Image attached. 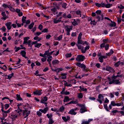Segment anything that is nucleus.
<instances>
[{
	"mask_svg": "<svg viewBox=\"0 0 124 124\" xmlns=\"http://www.w3.org/2000/svg\"><path fill=\"white\" fill-rule=\"evenodd\" d=\"M108 81H109V85H121V81L119 79H116L114 78H111L110 77L108 78Z\"/></svg>",
	"mask_w": 124,
	"mask_h": 124,
	"instance_id": "obj_1",
	"label": "nucleus"
},
{
	"mask_svg": "<svg viewBox=\"0 0 124 124\" xmlns=\"http://www.w3.org/2000/svg\"><path fill=\"white\" fill-rule=\"evenodd\" d=\"M76 65H77V66H78V67H80V68H83L82 70L83 71H84L85 72H89V71H90V69H89V68H87L86 65L84 64V63L77 62L76 63Z\"/></svg>",
	"mask_w": 124,
	"mask_h": 124,
	"instance_id": "obj_2",
	"label": "nucleus"
},
{
	"mask_svg": "<svg viewBox=\"0 0 124 124\" xmlns=\"http://www.w3.org/2000/svg\"><path fill=\"white\" fill-rule=\"evenodd\" d=\"M85 60H86V57L83 55H78L76 58L77 62H84Z\"/></svg>",
	"mask_w": 124,
	"mask_h": 124,
	"instance_id": "obj_3",
	"label": "nucleus"
},
{
	"mask_svg": "<svg viewBox=\"0 0 124 124\" xmlns=\"http://www.w3.org/2000/svg\"><path fill=\"white\" fill-rule=\"evenodd\" d=\"M72 29H73V26L72 25H66L64 27V30L66 31H72Z\"/></svg>",
	"mask_w": 124,
	"mask_h": 124,
	"instance_id": "obj_4",
	"label": "nucleus"
},
{
	"mask_svg": "<svg viewBox=\"0 0 124 124\" xmlns=\"http://www.w3.org/2000/svg\"><path fill=\"white\" fill-rule=\"evenodd\" d=\"M41 92H42V90H37L33 92V94H34V95L40 96L42 94V93Z\"/></svg>",
	"mask_w": 124,
	"mask_h": 124,
	"instance_id": "obj_5",
	"label": "nucleus"
},
{
	"mask_svg": "<svg viewBox=\"0 0 124 124\" xmlns=\"http://www.w3.org/2000/svg\"><path fill=\"white\" fill-rule=\"evenodd\" d=\"M106 70L111 73L115 72V70H114V69H113L112 67H110L108 66H106Z\"/></svg>",
	"mask_w": 124,
	"mask_h": 124,
	"instance_id": "obj_6",
	"label": "nucleus"
},
{
	"mask_svg": "<svg viewBox=\"0 0 124 124\" xmlns=\"http://www.w3.org/2000/svg\"><path fill=\"white\" fill-rule=\"evenodd\" d=\"M87 108H86V106L84 105L80 109L79 112L81 114H83V113H85V112H87Z\"/></svg>",
	"mask_w": 124,
	"mask_h": 124,
	"instance_id": "obj_7",
	"label": "nucleus"
},
{
	"mask_svg": "<svg viewBox=\"0 0 124 124\" xmlns=\"http://www.w3.org/2000/svg\"><path fill=\"white\" fill-rule=\"evenodd\" d=\"M1 16H2V17H1L2 20H4V21H5L6 19H8V16H6V14H5V12L2 11L1 13Z\"/></svg>",
	"mask_w": 124,
	"mask_h": 124,
	"instance_id": "obj_8",
	"label": "nucleus"
},
{
	"mask_svg": "<svg viewBox=\"0 0 124 124\" xmlns=\"http://www.w3.org/2000/svg\"><path fill=\"white\" fill-rule=\"evenodd\" d=\"M39 111L41 113H44V114H46V113H47V112H48V111H49V108L46 107L43 109H40Z\"/></svg>",
	"mask_w": 124,
	"mask_h": 124,
	"instance_id": "obj_9",
	"label": "nucleus"
},
{
	"mask_svg": "<svg viewBox=\"0 0 124 124\" xmlns=\"http://www.w3.org/2000/svg\"><path fill=\"white\" fill-rule=\"evenodd\" d=\"M11 24H12V22H8L5 24V26L7 27V30H8V31H10V30H11Z\"/></svg>",
	"mask_w": 124,
	"mask_h": 124,
	"instance_id": "obj_10",
	"label": "nucleus"
},
{
	"mask_svg": "<svg viewBox=\"0 0 124 124\" xmlns=\"http://www.w3.org/2000/svg\"><path fill=\"white\" fill-rule=\"evenodd\" d=\"M11 72H12V74H10L9 75H8L7 74L5 75V77H8V78H6V79H8L9 80H11V78H12V77H14V74L12 73V71H11Z\"/></svg>",
	"mask_w": 124,
	"mask_h": 124,
	"instance_id": "obj_11",
	"label": "nucleus"
},
{
	"mask_svg": "<svg viewBox=\"0 0 124 124\" xmlns=\"http://www.w3.org/2000/svg\"><path fill=\"white\" fill-rule=\"evenodd\" d=\"M30 37H25L24 38V41L23 43V44L24 45H25V44H27L28 42H29V39H30Z\"/></svg>",
	"mask_w": 124,
	"mask_h": 124,
	"instance_id": "obj_12",
	"label": "nucleus"
},
{
	"mask_svg": "<svg viewBox=\"0 0 124 124\" xmlns=\"http://www.w3.org/2000/svg\"><path fill=\"white\" fill-rule=\"evenodd\" d=\"M111 23H109V27H115L117 26V24L116 23V22H115V21H110Z\"/></svg>",
	"mask_w": 124,
	"mask_h": 124,
	"instance_id": "obj_13",
	"label": "nucleus"
},
{
	"mask_svg": "<svg viewBox=\"0 0 124 124\" xmlns=\"http://www.w3.org/2000/svg\"><path fill=\"white\" fill-rule=\"evenodd\" d=\"M68 114H70V115H76L77 114V112H75L74 109L73 108L71 109L70 110L69 112L68 113Z\"/></svg>",
	"mask_w": 124,
	"mask_h": 124,
	"instance_id": "obj_14",
	"label": "nucleus"
},
{
	"mask_svg": "<svg viewBox=\"0 0 124 124\" xmlns=\"http://www.w3.org/2000/svg\"><path fill=\"white\" fill-rule=\"evenodd\" d=\"M11 118L13 121H15L17 118H18V116L17 114H11Z\"/></svg>",
	"mask_w": 124,
	"mask_h": 124,
	"instance_id": "obj_15",
	"label": "nucleus"
},
{
	"mask_svg": "<svg viewBox=\"0 0 124 124\" xmlns=\"http://www.w3.org/2000/svg\"><path fill=\"white\" fill-rule=\"evenodd\" d=\"M124 75H117V76L113 75L111 78L112 79H117V77H120V78H123Z\"/></svg>",
	"mask_w": 124,
	"mask_h": 124,
	"instance_id": "obj_16",
	"label": "nucleus"
},
{
	"mask_svg": "<svg viewBox=\"0 0 124 124\" xmlns=\"http://www.w3.org/2000/svg\"><path fill=\"white\" fill-rule=\"evenodd\" d=\"M59 63H60V61H59L58 60H54L52 62V63L53 65H56V64H59Z\"/></svg>",
	"mask_w": 124,
	"mask_h": 124,
	"instance_id": "obj_17",
	"label": "nucleus"
},
{
	"mask_svg": "<svg viewBox=\"0 0 124 124\" xmlns=\"http://www.w3.org/2000/svg\"><path fill=\"white\" fill-rule=\"evenodd\" d=\"M48 101V97L45 96L43 98V99L41 100L40 103L42 102H46V101Z\"/></svg>",
	"mask_w": 124,
	"mask_h": 124,
	"instance_id": "obj_18",
	"label": "nucleus"
},
{
	"mask_svg": "<svg viewBox=\"0 0 124 124\" xmlns=\"http://www.w3.org/2000/svg\"><path fill=\"white\" fill-rule=\"evenodd\" d=\"M70 101V98H69V97L67 96H64V99L63 100L64 102H68Z\"/></svg>",
	"mask_w": 124,
	"mask_h": 124,
	"instance_id": "obj_19",
	"label": "nucleus"
},
{
	"mask_svg": "<svg viewBox=\"0 0 124 124\" xmlns=\"http://www.w3.org/2000/svg\"><path fill=\"white\" fill-rule=\"evenodd\" d=\"M66 75H67V74L66 73H62V74H61V76L62 77L61 78V79H63V80H65V79H66Z\"/></svg>",
	"mask_w": 124,
	"mask_h": 124,
	"instance_id": "obj_20",
	"label": "nucleus"
},
{
	"mask_svg": "<svg viewBox=\"0 0 124 124\" xmlns=\"http://www.w3.org/2000/svg\"><path fill=\"white\" fill-rule=\"evenodd\" d=\"M67 3L63 2L62 4V7L64 9H66L67 8Z\"/></svg>",
	"mask_w": 124,
	"mask_h": 124,
	"instance_id": "obj_21",
	"label": "nucleus"
},
{
	"mask_svg": "<svg viewBox=\"0 0 124 124\" xmlns=\"http://www.w3.org/2000/svg\"><path fill=\"white\" fill-rule=\"evenodd\" d=\"M20 54L21 55L22 57H25L27 55V52L25 50H21Z\"/></svg>",
	"mask_w": 124,
	"mask_h": 124,
	"instance_id": "obj_22",
	"label": "nucleus"
},
{
	"mask_svg": "<svg viewBox=\"0 0 124 124\" xmlns=\"http://www.w3.org/2000/svg\"><path fill=\"white\" fill-rule=\"evenodd\" d=\"M16 100L18 101H21L22 100V97H21V95L19 94H16Z\"/></svg>",
	"mask_w": 124,
	"mask_h": 124,
	"instance_id": "obj_23",
	"label": "nucleus"
},
{
	"mask_svg": "<svg viewBox=\"0 0 124 124\" xmlns=\"http://www.w3.org/2000/svg\"><path fill=\"white\" fill-rule=\"evenodd\" d=\"M34 26V22H31V24L29 25L28 29L29 30H32Z\"/></svg>",
	"mask_w": 124,
	"mask_h": 124,
	"instance_id": "obj_24",
	"label": "nucleus"
},
{
	"mask_svg": "<svg viewBox=\"0 0 124 124\" xmlns=\"http://www.w3.org/2000/svg\"><path fill=\"white\" fill-rule=\"evenodd\" d=\"M63 82H64L65 87H72V84L67 83V82L66 81L63 80Z\"/></svg>",
	"mask_w": 124,
	"mask_h": 124,
	"instance_id": "obj_25",
	"label": "nucleus"
},
{
	"mask_svg": "<svg viewBox=\"0 0 124 124\" xmlns=\"http://www.w3.org/2000/svg\"><path fill=\"white\" fill-rule=\"evenodd\" d=\"M77 103H78V101L77 100H72L71 101H70V102H69L67 104H77Z\"/></svg>",
	"mask_w": 124,
	"mask_h": 124,
	"instance_id": "obj_26",
	"label": "nucleus"
},
{
	"mask_svg": "<svg viewBox=\"0 0 124 124\" xmlns=\"http://www.w3.org/2000/svg\"><path fill=\"white\" fill-rule=\"evenodd\" d=\"M65 109V108H64L63 106H62V107L60 108L59 110L58 111H59V112H61L62 113L64 111Z\"/></svg>",
	"mask_w": 124,
	"mask_h": 124,
	"instance_id": "obj_27",
	"label": "nucleus"
},
{
	"mask_svg": "<svg viewBox=\"0 0 124 124\" xmlns=\"http://www.w3.org/2000/svg\"><path fill=\"white\" fill-rule=\"evenodd\" d=\"M2 112V116L3 117H4V118H6V117H7V113L6 112V111L5 110H3Z\"/></svg>",
	"mask_w": 124,
	"mask_h": 124,
	"instance_id": "obj_28",
	"label": "nucleus"
},
{
	"mask_svg": "<svg viewBox=\"0 0 124 124\" xmlns=\"http://www.w3.org/2000/svg\"><path fill=\"white\" fill-rule=\"evenodd\" d=\"M41 46H42V44H41V43H38V44H36L35 45H34L35 48H40V47H41Z\"/></svg>",
	"mask_w": 124,
	"mask_h": 124,
	"instance_id": "obj_29",
	"label": "nucleus"
},
{
	"mask_svg": "<svg viewBox=\"0 0 124 124\" xmlns=\"http://www.w3.org/2000/svg\"><path fill=\"white\" fill-rule=\"evenodd\" d=\"M54 24H58L60 22H62V20L54 19L53 20Z\"/></svg>",
	"mask_w": 124,
	"mask_h": 124,
	"instance_id": "obj_30",
	"label": "nucleus"
},
{
	"mask_svg": "<svg viewBox=\"0 0 124 124\" xmlns=\"http://www.w3.org/2000/svg\"><path fill=\"white\" fill-rule=\"evenodd\" d=\"M97 23V22H96L95 20H91L90 22L91 25H93V26H95Z\"/></svg>",
	"mask_w": 124,
	"mask_h": 124,
	"instance_id": "obj_31",
	"label": "nucleus"
},
{
	"mask_svg": "<svg viewBox=\"0 0 124 124\" xmlns=\"http://www.w3.org/2000/svg\"><path fill=\"white\" fill-rule=\"evenodd\" d=\"M46 117H47L48 119H49V120H50V119H52V118H53V114L47 113L46 114Z\"/></svg>",
	"mask_w": 124,
	"mask_h": 124,
	"instance_id": "obj_32",
	"label": "nucleus"
},
{
	"mask_svg": "<svg viewBox=\"0 0 124 124\" xmlns=\"http://www.w3.org/2000/svg\"><path fill=\"white\" fill-rule=\"evenodd\" d=\"M120 64H121V61H118V62H115L114 66H115V67H119Z\"/></svg>",
	"mask_w": 124,
	"mask_h": 124,
	"instance_id": "obj_33",
	"label": "nucleus"
},
{
	"mask_svg": "<svg viewBox=\"0 0 124 124\" xmlns=\"http://www.w3.org/2000/svg\"><path fill=\"white\" fill-rule=\"evenodd\" d=\"M27 113H28V108H26L23 110L22 115L23 116H26V115H27Z\"/></svg>",
	"mask_w": 124,
	"mask_h": 124,
	"instance_id": "obj_34",
	"label": "nucleus"
},
{
	"mask_svg": "<svg viewBox=\"0 0 124 124\" xmlns=\"http://www.w3.org/2000/svg\"><path fill=\"white\" fill-rule=\"evenodd\" d=\"M83 35V33H82V32H80L79 34H78V39L79 40L82 39V36Z\"/></svg>",
	"mask_w": 124,
	"mask_h": 124,
	"instance_id": "obj_35",
	"label": "nucleus"
},
{
	"mask_svg": "<svg viewBox=\"0 0 124 124\" xmlns=\"http://www.w3.org/2000/svg\"><path fill=\"white\" fill-rule=\"evenodd\" d=\"M72 25L74 26H78V22L76 21L75 19H74V21L72 22Z\"/></svg>",
	"mask_w": 124,
	"mask_h": 124,
	"instance_id": "obj_36",
	"label": "nucleus"
},
{
	"mask_svg": "<svg viewBox=\"0 0 124 124\" xmlns=\"http://www.w3.org/2000/svg\"><path fill=\"white\" fill-rule=\"evenodd\" d=\"M104 108L106 110V111H108V112H109V108H108V106H107V104H104Z\"/></svg>",
	"mask_w": 124,
	"mask_h": 124,
	"instance_id": "obj_37",
	"label": "nucleus"
},
{
	"mask_svg": "<svg viewBox=\"0 0 124 124\" xmlns=\"http://www.w3.org/2000/svg\"><path fill=\"white\" fill-rule=\"evenodd\" d=\"M98 99L102 100V99H104L103 98H104V96L102 95V94H99L98 95Z\"/></svg>",
	"mask_w": 124,
	"mask_h": 124,
	"instance_id": "obj_38",
	"label": "nucleus"
},
{
	"mask_svg": "<svg viewBox=\"0 0 124 124\" xmlns=\"http://www.w3.org/2000/svg\"><path fill=\"white\" fill-rule=\"evenodd\" d=\"M62 39V35H60L59 36L57 37V39L56 40H58V41H61Z\"/></svg>",
	"mask_w": 124,
	"mask_h": 124,
	"instance_id": "obj_39",
	"label": "nucleus"
},
{
	"mask_svg": "<svg viewBox=\"0 0 124 124\" xmlns=\"http://www.w3.org/2000/svg\"><path fill=\"white\" fill-rule=\"evenodd\" d=\"M62 94H64V95H69V94H70V92L65 91V92H64Z\"/></svg>",
	"mask_w": 124,
	"mask_h": 124,
	"instance_id": "obj_40",
	"label": "nucleus"
},
{
	"mask_svg": "<svg viewBox=\"0 0 124 124\" xmlns=\"http://www.w3.org/2000/svg\"><path fill=\"white\" fill-rule=\"evenodd\" d=\"M112 4H110V3L106 4L105 5V7L106 8H110V7H111L112 6Z\"/></svg>",
	"mask_w": 124,
	"mask_h": 124,
	"instance_id": "obj_41",
	"label": "nucleus"
},
{
	"mask_svg": "<svg viewBox=\"0 0 124 124\" xmlns=\"http://www.w3.org/2000/svg\"><path fill=\"white\" fill-rule=\"evenodd\" d=\"M95 13L97 15H101V10H98L95 12Z\"/></svg>",
	"mask_w": 124,
	"mask_h": 124,
	"instance_id": "obj_42",
	"label": "nucleus"
},
{
	"mask_svg": "<svg viewBox=\"0 0 124 124\" xmlns=\"http://www.w3.org/2000/svg\"><path fill=\"white\" fill-rule=\"evenodd\" d=\"M109 46H109V44H107L106 45V46H105L106 51H107V50H109Z\"/></svg>",
	"mask_w": 124,
	"mask_h": 124,
	"instance_id": "obj_43",
	"label": "nucleus"
},
{
	"mask_svg": "<svg viewBox=\"0 0 124 124\" xmlns=\"http://www.w3.org/2000/svg\"><path fill=\"white\" fill-rule=\"evenodd\" d=\"M39 73V71H38V70H37L35 71V75L36 76H39V77H40V76H41V75L38 74Z\"/></svg>",
	"mask_w": 124,
	"mask_h": 124,
	"instance_id": "obj_44",
	"label": "nucleus"
},
{
	"mask_svg": "<svg viewBox=\"0 0 124 124\" xmlns=\"http://www.w3.org/2000/svg\"><path fill=\"white\" fill-rule=\"evenodd\" d=\"M106 44H104V43H102L101 45H100V48L101 49H103V48H105V46H106Z\"/></svg>",
	"mask_w": 124,
	"mask_h": 124,
	"instance_id": "obj_45",
	"label": "nucleus"
},
{
	"mask_svg": "<svg viewBox=\"0 0 124 124\" xmlns=\"http://www.w3.org/2000/svg\"><path fill=\"white\" fill-rule=\"evenodd\" d=\"M27 19V17L26 16H23L22 18V23H26V21Z\"/></svg>",
	"mask_w": 124,
	"mask_h": 124,
	"instance_id": "obj_46",
	"label": "nucleus"
},
{
	"mask_svg": "<svg viewBox=\"0 0 124 124\" xmlns=\"http://www.w3.org/2000/svg\"><path fill=\"white\" fill-rule=\"evenodd\" d=\"M42 33L41 32H36V33H34V35L35 36H39L40 34H42Z\"/></svg>",
	"mask_w": 124,
	"mask_h": 124,
	"instance_id": "obj_47",
	"label": "nucleus"
},
{
	"mask_svg": "<svg viewBox=\"0 0 124 124\" xmlns=\"http://www.w3.org/2000/svg\"><path fill=\"white\" fill-rule=\"evenodd\" d=\"M82 13V12L79 10L76 11V14L77 15H81V14Z\"/></svg>",
	"mask_w": 124,
	"mask_h": 124,
	"instance_id": "obj_48",
	"label": "nucleus"
},
{
	"mask_svg": "<svg viewBox=\"0 0 124 124\" xmlns=\"http://www.w3.org/2000/svg\"><path fill=\"white\" fill-rule=\"evenodd\" d=\"M98 61L100 62H104V60L103 59L101 56L98 58Z\"/></svg>",
	"mask_w": 124,
	"mask_h": 124,
	"instance_id": "obj_49",
	"label": "nucleus"
},
{
	"mask_svg": "<svg viewBox=\"0 0 124 124\" xmlns=\"http://www.w3.org/2000/svg\"><path fill=\"white\" fill-rule=\"evenodd\" d=\"M96 19H97V22H100V20H101V17L99 16H96Z\"/></svg>",
	"mask_w": 124,
	"mask_h": 124,
	"instance_id": "obj_50",
	"label": "nucleus"
},
{
	"mask_svg": "<svg viewBox=\"0 0 124 124\" xmlns=\"http://www.w3.org/2000/svg\"><path fill=\"white\" fill-rule=\"evenodd\" d=\"M38 29L40 30V31H42L43 29V25H42V24H40L38 27Z\"/></svg>",
	"mask_w": 124,
	"mask_h": 124,
	"instance_id": "obj_51",
	"label": "nucleus"
},
{
	"mask_svg": "<svg viewBox=\"0 0 124 124\" xmlns=\"http://www.w3.org/2000/svg\"><path fill=\"white\" fill-rule=\"evenodd\" d=\"M84 41H83V40H79V39H78V44H81V45H83V42Z\"/></svg>",
	"mask_w": 124,
	"mask_h": 124,
	"instance_id": "obj_52",
	"label": "nucleus"
},
{
	"mask_svg": "<svg viewBox=\"0 0 124 124\" xmlns=\"http://www.w3.org/2000/svg\"><path fill=\"white\" fill-rule=\"evenodd\" d=\"M52 56H48L47 59V62H52Z\"/></svg>",
	"mask_w": 124,
	"mask_h": 124,
	"instance_id": "obj_53",
	"label": "nucleus"
},
{
	"mask_svg": "<svg viewBox=\"0 0 124 124\" xmlns=\"http://www.w3.org/2000/svg\"><path fill=\"white\" fill-rule=\"evenodd\" d=\"M41 111H37V115L38 116V117H41L42 116V113L41 112Z\"/></svg>",
	"mask_w": 124,
	"mask_h": 124,
	"instance_id": "obj_54",
	"label": "nucleus"
},
{
	"mask_svg": "<svg viewBox=\"0 0 124 124\" xmlns=\"http://www.w3.org/2000/svg\"><path fill=\"white\" fill-rule=\"evenodd\" d=\"M72 57V54L71 53H67L66 54V58H71Z\"/></svg>",
	"mask_w": 124,
	"mask_h": 124,
	"instance_id": "obj_55",
	"label": "nucleus"
},
{
	"mask_svg": "<svg viewBox=\"0 0 124 124\" xmlns=\"http://www.w3.org/2000/svg\"><path fill=\"white\" fill-rule=\"evenodd\" d=\"M89 49H90V46H86L85 47L84 51L83 52V53H86V52L87 51V50H89Z\"/></svg>",
	"mask_w": 124,
	"mask_h": 124,
	"instance_id": "obj_56",
	"label": "nucleus"
},
{
	"mask_svg": "<svg viewBox=\"0 0 124 124\" xmlns=\"http://www.w3.org/2000/svg\"><path fill=\"white\" fill-rule=\"evenodd\" d=\"M44 54H45V55L46 56H47V57H49V50H46V51H45Z\"/></svg>",
	"mask_w": 124,
	"mask_h": 124,
	"instance_id": "obj_57",
	"label": "nucleus"
},
{
	"mask_svg": "<svg viewBox=\"0 0 124 124\" xmlns=\"http://www.w3.org/2000/svg\"><path fill=\"white\" fill-rule=\"evenodd\" d=\"M15 52H18V51H19V50H21V47H17V46H15Z\"/></svg>",
	"mask_w": 124,
	"mask_h": 124,
	"instance_id": "obj_58",
	"label": "nucleus"
},
{
	"mask_svg": "<svg viewBox=\"0 0 124 124\" xmlns=\"http://www.w3.org/2000/svg\"><path fill=\"white\" fill-rule=\"evenodd\" d=\"M118 24H121L122 23V19L120 17H117Z\"/></svg>",
	"mask_w": 124,
	"mask_h": 124,
	"instance_id": "obj_59",
	"label": "nucleus"
},
{
	"mask_svg": "<svg viewBox=\"0 0 124 124\" xmlns=\"http://www.w3.org/2000/svg\"><path fill=\"white\" fill-rule=\"evenodd\" d=\"M54 124V121H53L52 119H50L48 121V124Z\"/></svg>",
	"mask_w": 124,
	"mask_h": 124,
	"instance_id": "obj_60",
	"label": "nucleus"
},
{
	"mask_svg": "<svg viewBox=\"0 0 124 124\" xmlns=\"http://www.w3.org/2000/svg\"><path fill=\"white\" fill-rule=\"evenodd\" d=\"M108 41H109V40L108 39H105L103 40V43H104L105 44L106 43H108Z\"/></svg>",
	"mask_w": 124,
	"mask_h": 124,
	"instance_id": "obj_61",
	"label": "nucleus"
},
{
	"mask_svg": "<svg viewBox=\"0 0 124 124\" xmlns=\"http://www.w3.org/2000/svg\"><path fill=\"white\" fill-rule=\"evenodd\" d=\"M42 32H48V29L45 28L42 31Z\"/></svg>",
	"mask_w": 124,
	"mask_h": 124,
	"instance_id": "obj_62",
	"label": "nucleus"
},
{
	"mask_svg": "<svg viewBox=\"0 0 124 124\" xmlns=\"http://www.w3.org/2000/svg\"><path fill=\"white\" fill-rule=\"evenodd\" d=\"M78 98H83V93H79L78 95Z\"/></svg>",
	"mask_w": 124,
	"mask_h": 124,
	"instance_id": "obj_63",
	"label": "nucleus"
},
{
	"mask_svg": "<svg viewBox=\"0 0 124 124\" xmlns=\"http://www.w3.org/2000/svg\"><path fill=\"white\" fill-rule=\"evenodd\" d=\"M118 8L120 9H124V6L122 4H120V6H118Z\"/></svg>",
	"mask_w": 124,
	"mask_h": 124,
	"instance_id": "obj_64",
	"label": "nucleus"
}]
</instances>
